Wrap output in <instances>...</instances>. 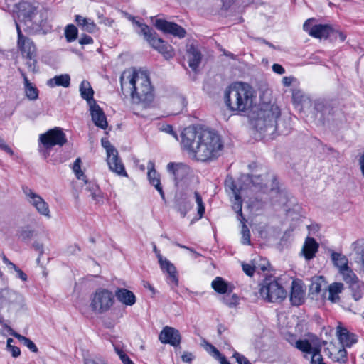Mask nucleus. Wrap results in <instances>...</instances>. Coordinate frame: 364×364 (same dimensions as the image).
<instances>
[{
	"mask_svg": "<svg viewBox=\"0 0 364 364\" xmlns=\"http://www.w3.org/2000/svg\"><path fill=\"white\" fill-rule=\"evenodd\" d=\"M93 43V39L88 35L84 34L81 36L79 40V43L81 45H87L92 44Z\"/></svg>",
	"mask_w": 364,
	"mask_h": 364,
	"instance_id": "60",
	"label": "nucleus"
},
{
	"mask_svg": "<svg viewBox=\"0 0 364 364\" xmlns=\"http://www.w3.org/2000/svg\"><path fill=\"white\" fill-rule=\"evenodd\" d=\"M225 187L226 191L229 193V195H231L232 196L240 195L241 194V192L244 191L243 188H237L232 177H227L225 181Z\"/></svg>",
	"mask_w": 364,
	"mask_h": 364,
	"instance_id": "37",
	"label": "nucleus"
},
{
	"mask_svg": "<svg viewBox=\"0 0 364 364\" xmlns=\"http://www.w3.org/2000/svg\"><path fill=\"white\" fill-rule=\"evenodd\" d=\"M6 305L22 306L23 305V296L9 289H0V306L2 307Z\"/></svg>",
	"mask_w": 364,
	"mask_h": 364,
	"instance_id": "14",
	"label": "nucleus"
},
{
	"mask_svg": "<svg viewBox=\"0 0 364 364\" xmlns=\"http://www.w3.org/2000/svg\"><path fill=\"white\" fill-rule=\"evenodd\" d=\"M147 177L150 184L155 187L156 191L159 193L161 199L163 200H165L166 198L163 190V187L161 183L160 175L156 172L155 169V165L154 161H149L147 164Z\"/></svg>",
	"mask_w": 364,
	"mask_h": 364,
	"instance_id": "19",
	"label": "nucleus"
},
{
	"mask_svg": "<svg viewBox=\"0 0 364 364\" xmlns=\"http://www.w3.org/2000/svg\"><path fill=\"white\" fill-rule=\"evenodd\" d=\"M193 358H194L193 355L191 353H188V352H185L181 356V359H182L183 362H184V363H191L192 362V360H193Z\"/></svg>",
	"mask_w": 364,
	"mask_h": 364,
	"instance_id": "64",
	"label": "nucleus"
},
{
	"mask_svg": "<svg viewBox=\"0 0 364 364\" xmlns=\"http://www.w3.org/2000/svg\"><path fill=\"white\" fill-rule=\"evenodd\" d=\"M292 100L294 104L301 105L303 106L310 102L309 98L299 90L293 92Z\"/></svg>",
	"mask_w": 364,
	"mask_h": 364,
	"instance_id": "40",
	"label": "nucleus"
},
{
	"mask_svg": "<svg viewBox=\"0 0 364 364\" xmlns=\"http://www.w3.org/2000/svg\"><path fill=\"white\" fill-rule=\"evenodd\" d=\"M122 92H129L134 103L149 102L153 97V88L146 71L127 70L120 77Z\"/></svg>",
	"mask_w": 364,
	"mask_h": 364,
	"instance_id": "2",
	"label": "nucleus"
},
{
	"mask_svg": "<svg viewBox=\"0 0 364 364\" xmlns=\"http://www.w3.org/2000/svg\"><path fill=\"white\" fill-rule=\"evenodd\" d=\"M343 289V284L341 282H333L328 286V300L332 303H336L339 301V294Z\"/></svg>",
	"mask_w": 364,
	"mask_h": 364,
	"instance_id": "34",
	"label": "nucleus"
},
{
	"mask_svg": "<svg viewBox=\"0 0 364 364\" xmlns=\"http://www.w3.org/2000/svg\"><path fill=\"white\" fill-rule=\"evenodd\" d=\"M102 146L106 149L107 155L117 151L108 140L102 139Z\"/></svg>",
	"mask_w": 364,
	"mask_h": 364,
	"instance_id": "55",
	"label": "nucleus"
},
{
	"mask_svg": "<svg viewBox=\"0 0 364 364\" xmlns=\"http://www.w3.org/2000/svg\"><path fill=\"white\" fill-rule=\"evenodd\" d=\"M80 95L82 99L85 100L88 105L96 102L93 99L94 91L90 86V84L87 80H83L80 85Z\"/></svg>",
	"mask_w": 364,
	"mask_h": 364,
	"instance_id": "32",
	"label": "nucleus"
},
{
	"mask_svg": "<svg viewBox=\"0 0 364 364\" xmlns=\"http://www.w3.org/2000/svg\"><path fill=\"white\" fill-rule=\"evenodd\" d=\"M207 346V350L209 351L210 353H213V356L215 358L218 360L220 358L223 356L220 351L212 344L208 343Z\"/></svg>",
	"mask_w": 364,
	"mask_h": 364,
	"instance_id": "56",
	"label": "nucleus"
},
{
	"mask_svg": "<svg viewBox=\"0 0 364 364\" xmlns=\"http://www.w3.org/2000/svg\"><path fill=\"white\" fill-rule=\"evenodd\" d=\"M252 183L250 189L252 191H262L268 193L269 191L277 193V184L276 178L273 173H265L260 175H252L250 178Z\"/></svg>",
	"mask_w": 364,
	"mask_h": 364,
	"instance_id": "9",
	"label": "nucleus"
},
{
	"mask_svg": "<svg viewBox=\"0 0 364 364\" xmlns=\"http://www.w3.org/2000/svg\"><path fill=\"white\" fill-rule=\"evenodd\" d=\"M107 161L110 171L121 176H127L124 164L119 158L118 151L107 154Z\"/></svg>",
	"mask_w": 364,
	"mask_h": 364,
	"instance_id": "21",
	"label": "nucleus"
},
{
	"mask_svg": "<svg viewBox=\"0 0 364 364\" xmlns=\"http://www.w3.org/2000/svg\"><path fill=\"white\" fill-rule=\"evenodd\" d=\"M159 339L162 343L176 347L180 345L181 337L178 330L167 326L160 332Z\"/></svg>",
	"mask_w": 364,
	"mask_h": 364,
	"instance_id": "16",
	"label": "nucleus"
},
{
	"mask_svg": "<svg viewBox=\"0 0 364 364\" xmlns=\"http://www.w3.org/2000/svg\"><path fill=\"white\" fill-rule=\"evenodd\" d=\"M314 107L316 111V115L320 114V119L324 121L328 119L329 117L334 113L333 107L331 104L324 100H316L314 102Z\"/></svg>",
	"mask_w": 364,
	"mask_h": 364,
	"instance_id": "20",
	"label": "nucleus"
},
{
	"mask_svg": "<svg viewBox=\"0 0 364 364\" xmlns=\"http://www.w3.org/2000/svg\"><path fill=\"white\" fill-rule=\"evenodd\" d=\"M345 347H343L341 349H340L336 357L334 358V360L340 363H345L347 362V351L344 348Z\"/></svg>",
	"mask_w": 364,
	"mask_h": 364,
	"instance_id": "53",
	"label": "nucleus"
},
{
	"mask_svg": "<svg viewBox=\"0 0 364 364\" xmlns=\"http://www.w3.org/2000/svg\"><path fill=\"white\" fill-rule=\"evenodd\" d=\"M319 247L318 243L313 237H306L303 245L301 255L304 256L306 260L312 259L316 253L318 252Z\"/></svg>",
	"mask_w": 364,
	"mask_h": 364,
	"instance_id": "23",
	"label": "nucleus"
},
{
	"mask_svg": "<svg viewBox=\"0 0 364 364\" xmlns=\"http://www.w3.org/2000/svg\"><path fill=\"white\" fill-rule=\"evenodd\" d=\"M242 270L244 272L250 277L253 276L255 272V267L252 265L251 264L242 263Z\"/></svg>",
	"mask_w": 364,
	"mask_h": 364,
	"instance_id": "54",
	"label": "nucleus"
},
{
	"mask_svg": "<svg viewBox=\"0 0 364 364\" xmlns=\"http://www.w3.org/2000/svg\"><path fill=\"white\" fill-rule=\"evenodd\" d=\"M4 327L6 328L8 333L11 335L16 338L20 342H21L24 346H26L33 353L38 352V348L36 344L29 338L16 333L14 331L10 326L5 325Z\"/></svg>",
	"mask_w": 364,
	"mask_h": 364,
	"instance_id": "29",
	"label": "nucleus"
},
{
	"mask_svg": "<svg viewBox=\"0 0 364 364\" xmlns=\"http://www.w3.org/2000/svg\"><path fill=\"white\" fill-rule=\"evenodd\" d=\"M78 30L73 24L68 25L65 28V36L68 42L70 43L76 40Z\"/></svg>",
	"mask_w": 364,
	"mask_h": 364,
	"instance_id": "45",
	"label": "nucleus"
},
{
	"mask_svg": "<svg viewBox=\"0 0 364 364\" xmlns=\"http://www.w3.org/2000/svg\"><path fill=\"white\" fill-rule=\"evenodd\" d=\"M16 9L18 21H15V23H23L24 26L37 10L36 7L28 1L20 2Z\"/></svg>",
	"mask_w": 364,
	"mask_h": 364,
	"instance_id": "17",
	"label": "nucleus"
},
{
	"mask_svg": "<svg viewBox=\"0 0 364 364\" xmlns=\"http://www.w3.org/2000/svg\"><path fill=\"white\" fill-rule=\"evenodd\" d=\"M75 21L82 31L86 32L92 33L97 30V25L90 18L77 14L75 16Z\"/></svg>",
	"mask_w": 364,
	"mask_h": 364,
	"instance_id": "28",
	"label": "nucleus"
},
{
	"mask_svg": "<svg viewBox=\"0 0 364 364\" xmlns=\"http://www.w3.org/2000/svg\"><path fill=\"white\" fill-rule=\"evenodd\" d=\"M238 364H252L247 358L240 354L239 353H235L233 355Z\"/></svg>",
	"mask_w": 364,
	"mask_h": 364,
	"instance_id": "58",
	"label": "nucleus"
},
{
	"mask_svg": "<svg viewBox=\"0 0 364 364\" xmlns=\"http://www.w3.org/2000/svg\"><path fill=\"white\" fill-rule=\"evenodd\" d=\"M213 289L219 294L232 292V287L222 277H217L211 284Z\"/></svg>",
	"mask_w": 364,
	"mask_h": 364,
	"instance_id": "31",
	"label": "nucleus"
},
{
	"mask_svg": "<svg viewBox=\"0 0 364 364\" xmlns=\"http://www.w3.org/2000/svg\"><path fill=\"white\" fill-rule=\"evenodd\" d=\"M304 291L302 289V287L293 282L291 291L290 294V300L293 305L299 306L304 301Z\"/></svg>",
	"mask_w": 364,
	"mask_h": 364,
	"instance_id": "30",
	"label": "nucleus"
},
{
	"mask_svg": "<svg viewBox=\"0 0 364 364\" xmlns=\"http://www.w3.org/2000/svg\"><path fill=\"white\" fill-rule=\"evenodd\" d=\"M48 13L46 11H38L33 14L25 27L31 33H46L51 29V26L47 21Z\"/></svg>",
	"mask_w": 364,
	"mask_h": 364,
	"instance_id": "10",
	"label": "nucleus"
},
{
	"mask_svg": "<svg viewBox=\"0 0 364 364\" xmlns=\"http://www.w3.org/2000/svg\"><path fill=\"white\" fill-rule=\"evenodd\" d=\"M115 296L119 302L127 306L134 305L136 300L132 291L124 288H118L115 291Z\"/></svg>",
	"mask_w": 364,
	"mask_h": 364,
	"instance_id": "26",
	"label": "nucleus"
},
{
	"mask_svg": "<svg viewBox=\"0 0 364 364\" xmlns=\"http://www.w3.org/2000/svg\"><path fill=\"white\" fill-rule=\"evenodd\" d=\"M342 275L343 280L350 284V286L353 283L358 282V278L354 272L350 269V267L342 269L339 272Z\"/></svg>",
	"mask_w": 364,
	"mask_h": 364,
	"instance_id": "43",
	"label": "nucleus"
},
{
	"mask_svg": "<svg viewBox=\"0 0 364 364\" xmlns=\"http://www.w3.org/2000/svg\"><path fill=\"white\" fill-rule=\"evenodd\" d=\"M176 207L183 217H185L188 210L191 209V204L186 197H181L176 199Z\"/></svg>",
	"mask_w": 364,
	"mask_h": 364,
	"instance_id": "38",
	"label": "nucleus"
},
{
	"mask_svg": "<svg viewBox=\"0 0 364 364\" xmlns=\"http://www.w3.org/2000/svg\"><path fill=\"white\" fill-rule=\"evenodd\" d=\"M181 137L183 149L198 161H213L220 156L223 144L215 132L189 126L183 130Z\"/></svg>",
	"mask_w": 364,
	"mask_h": 364,
	"instance_id": "1",
	"label": "nucleus"
},
{
	"mask_svg": "<svg viewBox=\"0 0 364 364\" xmlns=\"http://www.w3.org/2000/svg\"><path fill=\"white\" fill-rule=\"evenodd\" d=\"M333 28L328 24H316L311 27L310 36L316 38H327L331 36Z\"/></svg>",
	"mask_w": 364,
	"mask_h": 364,
	"instance_id": "25",
	"label": "nucleus"
},
{
	"mask_svg": "<svg viewBox=\"0 0 364 364\" xmlns=\"http://www.w3.org/2000/svg\"><path fill=\"white\" fill-rule=\"evenodd\" d=\"M70 83V77L68 74L56 75L53 78L48 81V85L51 87L62 86L63 87H68Z\"/></svg>",
	"mask_w": 364,
	"mask_h": 364,
	"instance_id": "33",
	"label": "nucleus"
},
{
	"mask_svg": "<svg viewBox=\"0 0 364 364\" xmlns=\"http://www.w3.org/2000/svg\"><path fill=\"white\" fill-rule=\"evenodd\" d=\"M16 26L18 37V46L21 50L23 55L27 59L26 64L29 70L35 72L36 70L37 64L36 46L30 38L25 37L22 34L20 25H18L17 22H16Z\"/></svg>",
	"mask_w": 364,
	"mask_h": 364,
	"instance_id": "8",
	"label": "nucleus"
},
{
	"mask_svg": "<svg viewBox=\"0 0 364 364\" xmlns=\"http://www.w3.org/2000/svg\"><path fill=\"white\" fill-rule=\"evenodd\" d=\"M38 151L46 159L50 155V149L56 145L63 146L67 139L62 129L55 127L39 136Z\"/></svg>",
	"mask_w": 364,
	"mask_h": 364,
	"instance_id": "5",
	"label": "nucleus"
},
{
	"mask_svg": "<svg viewBox=\"0 0 364 364\" xmlns=\"http://www.w3.org/2000/svg\"><path fill=\"white\" fill-rule=\"evenodd\" d=\"M253 93L251 87L243 82L230 85L225 92V102L231 111L245 112L252 105Z\"/></svg>",
	"mask_w": 364,
	"mask_h": 364,
	"instance_id": "3",
	"label": "nucleus"
},
{
	"mask_svg": "<svg viewBox=\"0 0 364 364\" xmlns=\"http://www.w3.org/2000/svg\"><path fill=\"white\" fill-rule=\"evenodd\" d=\"M187 57L189 67L196 71L201 62V53L193 45H191L187 49Z\"/></svg>",
	"mask_w": 364,
	"mask_h": 364,
	"instance_id": "27",
	"label": "nucleus"
},
{
	"mask_svg": "<svg viewBox=\"0 0 364 364\" xmlns=\"http://www.w3.org/2000/svg\"><path fill=\"white\" fill-rule=\"evenodd\" d=\"M232 198H233V200L232 199V209L237 213V219H242L243 220H245V218L242 215V200L240 194L232 196Z\"/></svg>",
	"mask_w": 364,
	"mask_h": 364,
	"instance_id": "39",
	"label": "nucleus"
},
{
	"mask_svg": "<svg viewBox=\"0 0 364 364\" xmlns=\"http://www.w3.org/2000/svg\"><path fill=\"white\" fill-rule=\"evenodd\" d=\"M23 192L26 196V200L36 208L39 214L47 218H51L49 205L41 196L28 187H23Z\"/></svg>",
	"mask_w": 364,
	"mask_h": 364,
	"instance_id": "11",
	"label": "nucleus"
},
{
	"mask_svg": "<svg viewBox=\"0 0 364 364\" xmlns=\"http://www.w3.org/2000/svg\"><path fill=\"white\" fill-rule=\"evenodd\" d=\"M7 350L11 353L14 358H18L21 355L20 348L15 346H11L10 348H6Z\"/></svg>",
	"mask_w": 364,
	"mask_h": 364,
	"instance_id": "62",
	"label": "nucleus"
},
{
	"mask_svg": "<svg viewBox=\"0 0 364 364\" xmlns=\"http://www.w3.org/2000/svg\"><path fill=\"white\" fill-rule=\"evenodd\" d=\"M337 334L340 343L343 347L350 348L353 344L357 342L356 336L350 333L346 328L338 327Z\"/></svg>",
	"mask_w": 364,
	"mask_h": 364,
	"instance_id": "24",
	"label": "nucleus"
},
{
	"mask_svg": "<svg viewBox=\"0 0 364 364\" xmlns=\"http://www.w3.org/2000/svg\"><path fill=\"white\" fill-rule=\"evenodd\" d=\"M158 260L163 272L168 274V284H173V287H171L172 288L178 287V278L175 266L166 258L163 257L161 254H158Z\"/></svg>",
	"mask_w": 364,
	"mask_h": 364,
	"instance_id": "15",
	"label": "nucleus"
},
{
	"mask_svg": "<svg viewBox=\"0 0 364 364\" xmlns=\"http://www.w3.org/2000/svg\"><path fill=\"white\" fill-rule=\"evenodd\" d=\"M231 292L226 293L222 298L223 302L228 306L232 308L235 307L239 302V298L236 294H230Z\"/></svg>",
	"mask_w": 364,
	"mask_h": 364,
	"instance_id": "46",
	"label": "nucleus"
},
{
	"mask_svg": "<svg viewBox=\"0 0 364 364\" xmlns=\"http://www.w3.org/2000/svg\"><path fill=\"white\" fill-rule=\"evenodd\" d=\"M324 285H326V282L323 277H314L311 279L309 291L311 294H318L321 292L322 287Z\"/></svg>",
	"mask_w": 364,
	"mask_h": 364,
	"instance_id": "36",
	"label": "nucleus"
},
{
	"mask_svg": "<svg viewBox=\"0 0 364 364\" xmlns=\"http://www.w3.org/2000/svg\"><path fill=\"white\" fill-rule=\"evenodd\" d=\"M167 171L172 174L176 185H177L188 174L189 167L182 163L170 162L167 165Z\"/></svg>",
	"mask_w": 364,
	"mask_h": 364,
	"instance_id": "22",
	"label": "nucleus"
},
{
	"mask_svg": "<svg viewBox=\"0 0 364 364\" xmlns=\"http://www.w3.org/2000/svg\"><path fill=\"white\" fill-rule=\"evenodd\" d=\"M240 223H242V228H241V234H242V238H241V242L243 245H249L251 244L250 241V232L248 228V227L246 225L245 220H243L242 219H239Z\"/></svg>",
	"mask_w": 364,
	"mask_h": 364,
	"instance_id": "47",
	"label": "nucleus"
},
{
	"mask_svg": "<svg viewBox=\"0 0 364 364\" xmlns=\"http://www.w3.org/2000/svg\"><path fill=\"white\" fill-rule=\"evenodd\" d=\"M145 39L154 49L158 50L166 59L173 57V53L171 46L166 43L162 38L158 37L155 31H153Z\"/></svg>",
	"mask_w": 364,
	"mask_h": 364,
	"instance_id": "12",
	"label": "nucleus"
},
{
	"mask_svg": "<svg viewBox=\"0 0 364 364\" xmlns=\"http://www.w3.org/2000/svg\"><path fill=\"white\" fill-rule=\"evenodd\" d=\"M114 348L123 364H134L123 348L119 345H114Z\"/></svg>",
	"mask_w": 364,
	"mask_h": 364,
	"instance_id": "50",
	"label": "nucleus"
},
{
	"mask_svg": "<svg viewBox=\"0 0 364 364\" xmlns=\"http://www.w3.org/2000/svg\"><path fill=\"white\" fill-rule=\"evenodd\" d=\"M81 159L77 158L72 165L71 168L77 179L85 180V176L81 170Z\"/></svg>",
	"mask_w": 364,
	"mask_h": 364,
	"instance_id": "49",
	"label": "nucleus"
},
{
	"mask_svg": "<svg viewBox=\"0 0 364 364\" xmlns=\"http://www.w3.org/2000/svg\"><path fill=\"white\" fill-rule=\"evenodd\" d=\"M294 346L300 351L305 353H310L311 351H312V345L307 339L297 340L294 344Z\"/></svg>",
	"mask_w": 364,
	"mask_h": 364,
	"instance_id": "42",
	"label": "nucleus"
},
{
	"mask_svg": "<svg viewBox=\"0 0 364 364\" xmlns=\"http://www.w3.org/2000/svg\"><path fill=\"white\" fill-rule=\"evenodd\" d=\"M154 26L165 33H169L180 38L186 36V30L176 23L169 22L164 19H156Z\"/></svg>",
	"mask_w": 364,
	"mask_h": 364,
	"instance_id": "13",
	"label": "nucleus"
},
{
	"mask_svg": "<svg viewBox=\"0 0 364 364\" xmlns=\"http://www.w3.org/2000/svg\"><path fill=\"white\" fill-rule=\"evenodd\" d=\"M331 36L335 39L338 38L341 42H343L346 38V35L343 33H342L341 31L335 30L334 28H333V32H332V33H331Z\"/></svg>",
	"mask_w": 364,
	"mask_h": 364,
	"instance_id": "61",
	"label": "nucleus"
},
{
	"mask_svg": "<svg viewBox=\"0 0 364 364\" xmlns=\"http://www.w3.org/2000/svg\"><path fill=\"white\" fill-rule=\"evenodd\" d=\"M0 149L4 150L5 152L10 155H13L14 152L12 149L6 144L5 141L0 138Z\"/></svg>",
	"mask_w": 364,
	"mask_h": 364,
	"instance_id": "63",
	"label": "nucleus"
},
{
	"mask_svg": "<svg viewBox=\"0 0 364 364\" xmlns=\"http://www.w3.org/2000/svg\"><path fill=\"white\" fill-rule=\"evenodd\" d=\"M261 296L269 302H280L287 296V291L274 278H266L260 288Z\"/></svg>",
	"mask_w": 364,
	"mask_h": 364,
	"instance_id": "6",
	"label": "nucleus"
},
{
	"mask_svg": "<svg viewBox=\"0 0 364 364\" xmlns=\"http://www.w3.org/2000/svg\"><path fill=\"white\" fill-rule=\"evenodd\" d=\"M25 87H26V95L30 100H36L38 96V92L36 87H34L26 77H24Z\"/></svg>",
	"mask_w": 364,
	"mask_h": 364,
	"instance_id": "41",
	"label": "nucleus"
},
{
	"mask_svg": "<svg viewBox=\"0 0 364 364\" xmlns=\"http://www.w3.org/2000/svg\"><path fill=\"white\" fill-rule=\"evenodd\" d=\"M89 106L92 120L95 125L102 129H107L108 123L102 109L97 104L96 102H92V103L90 104Z\"/></svg>",
	"mask_w": 364,
	"mask_h": 364,
	"instance_id": "18",
	"label": "nucleus"
},
{
	"mask_svg": "<svg viewBox=\"0 0 364 364\" xmlns=\"http://www.w3.org/2000/svg\"><path fill=\"white\" fill-rule=\"evenodd\" d=\"M350 291L352 292V296L355 301H358L363 296V293L364 291V285L360 284V282L353 283L350 286Z\"/></svg>",
	"mask_w": 364,
	"mask_h": 364,
	"instance_id": "44",
	"label": "nucleus"
},
{
	"mask_svg": "<svg viewBox=\"0 0 364 364\" xmlns=\"http://www.w3.org/2000/svg\"><path fill=\"white\" fill-rule=\"evenodd\" d=\"M87 189L90 192V196L94 200L100 202L102 200L101 192L97 185L89 184Z\"/></svg>",
	"mask_w": 364,
	"mask_h": 364,
	"instance_id": "51",
	"label": "nucleus"
},
{
	"mask_svg": "<svg viewBox=\"0 0 364 364\" xmlns=\"http://www.w3.org/2000/svg\"><path fill=\"white\" fill-rule=\"evenodd\" d=\"M331 259L333 262L334 265L338 268L339 272L342 269L349 267L348 265V261L346 256L337 253L332 252Z\"/></svg>",
	"mask_w": 364,
	"mask_h": 364,
	"instance_id": "35",
	"label": "nucleus"
},
{
	"mask_svg": "<svg viewBox=\"0 0 364 364\" xmlns=\"http://www.w3.org/2000/svg\"><path fill=\"white\" fill-rule=\"evenodd\" d=\"M98 18H99V23H102L105 26H107L109 27H112L113 23H114V20L113 19H111V18H107V17H105L102 14L101 15H98Z\"/></svg>",
	"mask_w": 364,
	"mask_h": 364,
	"instance_id": "57",
	"label": "nucleus"
},
{
	"mask_svg": "<svg viewBox=\"0 0 364 364\" xmlns=\"http://www.w3.org/2000/svg\"><path fill=\"white\" fill-rule=\"evenodd\" d=\"M34 234V230L29 227H24L21 228L19 232V236L23 241L29 240Z\"/></svg>",
	"mask_w": 364,
	"mask_h": 364,
	"instance_id": "52",
	"label": "nucleus"
},
{
	"mask_svg": "<svg viewBox=\"0 0 364 364\" xmlns=\"http://www.w3.org/2000/svg\"><path fill=\"white\" fill-rule=\"evenodd\" d=\"M281 115L279 107L274 104H262L257 111L255 117V127L260 132L268 134H273L277 132L279 134H285L280 130L277 119Z\"/></svg>",
	"mask_w": 364,
	"mask_h": 364,
	"instance_id": "4",
	"label": "nucleus"
},
{
	"mask_svg": "<svg viewBox=\"0 0 364 364\" xmlns=\"http://www.w3.org/2000/svg\"><path fill=\"white\" fill-rule=\"evenodd\" d=\"M114 303V296L112 292L106 289L100 288L93 294L90 307L96 314H104L108 311Z\"/></svg>",
	"mask_w": 364,
	"mask_h": 364,
	"instance_id": "7",
	"label": "nucleus"
},
{
	"mask_svg": "<svg viewBox=\"0 0 364 364\" xmlns=\"http://www.w3.org/2000/svg\"><path fill=\"white\" fill-rule=\"evenodd\" d=\"M161 129L166 133H168L171 134L173 137H175L176 139H178V136L176 133L173 131V127L170 124H165L163 125L161 128Z\"/></svg>",
	"mask_w": 364,
	"mask_h": 364,
	"instance_id": "59",
	"label": "nucleus"
},
{
	"mask_svg": "<svg viewBox=\"0 0 364 364\" xmlns=\"http://www.w3.org/2000/svg\"><path fill=\"white\" fill-rule=\"evenodd\" d=\"M135 25H136L138 27L141 28V31L139 32L140 34L143 35L144 38H147L149 35H150L153 30L149 26H148L146 24L142 23L139 22V21H136L134 17L130 16L129 18Z\"/></svg>",
	"mask_w": 364,
	"mask_h": 364,
	"instance_id": "48",
	"label": "nucleus"
}]
</instances>
